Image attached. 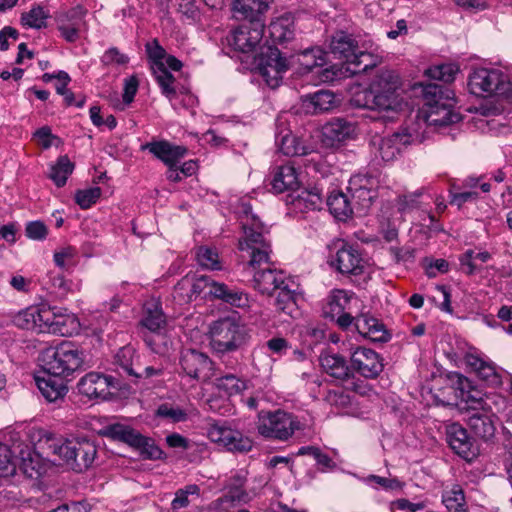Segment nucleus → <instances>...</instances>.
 Wrapping results in <instances>:
<instances>
[{
    "mask_svg": "<svg viewBox=\"0 0 512 512\" xmlns=\"http://www.w3.org/2000/svg\"><path fill=\"white\" fill-rule=\"evenodd\" d=\"M348 302L349 298L344 290H333L328 297V306L330 311L326 312L325 316L333 318L336 314L342 313Z\"/></svg>",
    "mask_w": 512,
    "mask_h": 512,
    "instance_id": "57",
    "label": "nucleus"
},
{
    "mask_svg": "<svg viewBox=\"0 0 512 512\" xmlns=\"http://www.w3.org/2000/svg\"><path fill=\"white\" fill-rule=\"evenodd\" d=\"M16 467V458L11 448L6 444L0 443V477L14 475Z\"/></svg>",
    "mask_w": 512,
    "mask_h": 512,
    "instance_id": "55",
    "label": "nucleus"
},
{
    "mask_svg": "<svg viewBox=\"0 0 512 512\" xmlns=\"http://www.w3.org/2000/svg\"><path fill=\"white\" fill-rule=\"evenodd\" d=\"M244 239L239 241V249H251L250 267L267 263L271 248L263 235V225L257 216H252V222L243 224Z\"/></svg>",
    "mask_w": 512,
    "mask_h": 512,
    "instance_id": "10",
    "label": "nucleus"
},
{
    "mask_svg": "<svg viewBox=\"0 0 512 512\" xmlns=\"http://www.w3.org/2000/svg\"><path fill=\"white\" fill-rule=\"evenodd\" d=\"M446 438L449 446L456 454L466 460H472L478 454L475 440L468 435L467 430L458 423L447 427Z\"/></svg>",
    "mask_w": 512,
    "mask_h": 512,
    "instance_id": "16",
    "label": "nucleus"
},
{
    "mask_svg": "<svg viewBox=\"0 0 512 512\" xmlns=\"http://www.w3.org/2000/svg\"><path fill=\"white\" fill-rule=\"evenodd\" d=\"M322 371L335 380H345L350 375V369L344 357L338 354H327L322 356Z\"/></svg>",
    "mask_w": 512,
    "mask_h": 512,
    "instance_id": "38",
    "label": "nucleus"
},
{
    "mask_svg": "<svg viewBox=\"0 0 512 512\" xmlns=\"http://www.w3.org/2000/svg\"><path fill=\"white\" fill-rule=\"evenodd\" d=\"M86 14L87 10L83 6L77 5L66 12L59 13L56 16V21L84 29L86 28Z\"/></svg>",
    "mask_w": 512,
    "mask_h": 512,
    "instance_id": "48",
    "label": "nucleus"
},
{
    "mask_svg": "<svg viewBox=\"0 0 512 512\" xmlns=\"http://www.w3.org/2000/svg\"><path fill=\"white\" fill-rule=\"evenodd\" d=\"M287 20L278 19L269 26L270 34L274 40L284 42L293 37V30L286 25Z\"/></svg>",
    "mask_w": 512,
    "mask_h": 512,
    "instance_id": "62",
    "label": "nucleus"
},
{
    "mask_svg": "<svg viewBox=\"0 0 512 512\" xmlns=\"http://www.w3.org/2000/svg\"><path fill=\"white\" fill-rule=\"evenodd\" d=\"M359 49L357 41L352 35L346 32H337L331 40L330 52L334 57L343 59L345 64H349Z\"/></svg>",
    "mask_w": 512,
    "mask_h": 512,
    "instance_id": "25",
    "label": "nucleus"
},
{
    "mask_svg": "<svg viewBox=\"0 0 512 512\" xmlns=\"http://www.w3.org/2000/svg\"><path fill=\"white\" fill-rule=\"evenodd\" d=\"M377 186L378 180L374 176L358 173L350 178L348 190L365 189L371 191L376 190Z\"/></svg>",
    "mask_w": 512,
    "mask_h": 512,
    "instance_id": "61",
    "label": "nucleus"
},
{
    "mask_svg": "<svg viewBox=\"0 0 512 512\" xmlns=\"http://www.w3.org/2000/svg\"><path fill=\"white\" fill-rule=\"evenodd\" d=\"M246 478L239 474L229 480L228 491L225 494V501L231 503H247L249 501L248 493L243 489Z\"/></svg>",
    "mask_w": 512,
    "mask_h": 512,
    "instance_id": "45",
    "label": "nucleus"
},
{
    "mask_svg": "<svg viewBox=\"0 0 512 512\" xmlns=\"http://www.w3.org/2000/svg\"><path fill=\"white\" fill-rule=\"evenodd\" d=\"M99 435L125 443L132 448L138 445L141 440V433L131 426L121 423H112L102 427L99 431Z\"/></svg>",
    "mask_w": 512,
    "mask_h": 512,
    "instance_id": "26",
    "label": "nucleus"
},
{
    "mask_svg": "<svg viewBox=\"0 0 512 512\" xmlns=\"http://www.w3.org/2000/svg\"><path fill=\"white\" fill-rule=\"evenodd\" d=\"M508 86L507 76L497 69H476L468 79L469 91L477 97L506 94Z\"/></svg>",
    "mask_w": 512,
    "mask_h": 512,
    "instance_id": "8",
    "label": "nucleus"
},
{
    "mask_svg": "<svg viewBox=\"0 0 512 512\" xmlns=\"http://www.w3.org/2000/svg\"><path fill=\"white\" fill-rule=\"evenodd\" d=\"M64 449L63 461L77 472L85 471L91 467L97 454L95 443L85 437L68 439Z\"/></svg>",
    "mask_w": 512,
    "mask_h": 512,
    "instance_id": "12",
    "label": "nucleus"
},
{
    "mask_svg": "<svg viewBox=\"0 0 512 512\" xmlns=\"http://www.w3.org/2000/svg\"><path fill=\"white\" fill-rule=\"evenodd\" d=\"M113 381L112 376L90 372L79 380L77 389L81 395L89 399H105L110 394V387H114Z\"/></svg>",
    "mask_w": 512,
    "mask_h": 512,
    "instance_id": "18",
    "label": "nucleus"
},
{
    "mask_svg": "<svg viewBox=\"0 0 512 512\" xmlns=\"http://www.w3.org/2000/svg\"><path fill=\"white\" fill-rule=\"evenodd\" d=\"M458 71L459 68L455 64H441L427 69L426 75L431 79L450 83L454 80Z\"/></svg>",
    "mask_w": 512,
    "mask_h": 512,
    "instance_id": "53",
    "label": "nucleus"
},
{
    "mask_svg": "<svg viewBox=\"0 0 512 512\" xmlns=\"http://www.w3.org/2000/svg\"><path fill=\"white\" fill-rule=\"evenodd\" d=\"M277 296L275 299V306L278 311L292 316L295 310L296 303L293 291L289 288L286 282L281 288L277 289Z\"/></svg>",
    "mask_w": 512,
    "mask_h": 512,
    "instance_id": "49",
    "label": "nucleus"
},
{
    "mask_svg": "<svg viewBox=\"0 0 512 512\" xmlns=\"http://www.w3.org/2000/svg\"><path fill=\"white\" fill-rule=\"evenodd\" d=\"M141 331H155L166 328V317L162 311L161 305L156 301H151L144 306V315L140 321Z\"/></svg>",
    "mask_w": 512,
    "mask_h": 512,
    "instance_id": "35",
    "label": "nucleus"
},
{
    "mask_svg": "<svg viewBox=\"0 0 512 512\" xmlns=\"http://www.w3.org/2000/svg\"><path fill=\"white\" fill-rule=\"evenodd\" d=\"M351 127L343 119L337 118L322 126V148H334L350 134Z\"/></svg>",
    "mask_w": 512,
    "mask_h": 512,
    "instance_id": "28",
    "label": "nucleus"
},
{
    "mask_svg": "<svg viewBox=\"0 0 512 512\" xmlns=\"http://www.w3.org/2000/svg\"><path fill=\"white\" fill-rule=\"evenodd\" d=\"M351 364L365 378H376L383 370V362L374 350L358 347L351 356Z\"/></svg>",
    "mask_w": 512,
    "mask_h": 512,
    "instance_id": "17",
    "label": "nucleus"
},
{
    "mask_svg": "<svg viewBox=\"0 0 512 512\" xmlns=\"http://www.w3.org/2000/svg\"><path fill=\"white\" fill-rule=\"evenodd\" d=\"M372 93L371 83L367 88H358L353 92L350 103L353 107L376 111L375 101Z\"/></svg>",
    "mask_w": 512,
    "mask_h": 512,
    "instance_id": "52",
    "label": "nucleus"
},
{
    "mask_svg": "<svg viewBox=\"0 0 512 512\" xmlns=\"http://www.w3.org/2000/svg\"><path fill=\"white\" fill-rule=\"evenodd\" d=\"M322 63V83H334L342 79L352 77L350 66L345 63H336L329 67L323 68Z\"/></svg>",
    "mask_w": 512,
    "mask_h": 512,
    "instance_id": "50",
    "label": "nucleus"
},
{
    "mask_svg": "<svg viewBox=\"0 0 512 512\" xmlns=\"http://www.w3.org/2000/svg\"><path fill=\"white\" fill-rule=\"evenodd\" d=\"M146 459L158 460L163 456V451L154 443V441L141 434V440L138 445L133 447Z\"/></svg>",
    "mask_w": 512,
    "mask_h": 512,
    "instance_id": "58",
    "label": "nucleus"
},
{
    "mask_svg": "<svg viewBox=\"0 0 512 512\" xmlns=\"http://www.w3.org/2000/svg\"><path fill=\"white\" fill-rule=\"evenodd\" d=\"M276 142L279 150L287 156L301 155L305 156L317 151V144L304 145L295 136L290 133L276 135Z\"/></svg>",
    "mask_w": 512,
    "mask_h": 512,
    "instance_id": "34",
    "label": "nucleus"
},
{
    "mask_svg": "<svg viewBox=\"0 0 512 512\" xmlns=\"http://www.w3.org/2000/svg\"><path fill=\"white\" fill-rule=\"evenodd\" d=\"M264 27L263 19L245 20L227 35V44L237 52L254 53L261 45Z\"/></svg>",
    "mask_w": 512,
    "mask_h": 512,
    "instance_id": "9",
    "label": "nucleus"
},
{
    "mask_svg": "<svg viewBox=\"0 0 512 512\" xmlns=\"http://www.w3.org/2000/svg\"><path fill=\"white\" fill-rule=\"evenodd\" d=\"M179 365L186 376L202 383L216 376L214 362L207 354L196 349L182 350Z\"/></svg>",
    "mask_w": 512,
    "mask_h": 512,
    "instance_id": "11",
    "label": "nucleus"
},
{
    "mask_svg": "<svg viewBox=\"0 0 512 512\" xmlns=\"http://www.w3.org/2000/svg\"><path fill=\"white\" fill-rule=\"evenodd\" d=\"M423 97L430 107L427 117L429 124L446 126L461 120L459 113L451 110L454 102V92L444 85L430 83L423 87Z\"/></svg>",
    "mask_w": 512,
    "mask_h": 512,
    "instance_id": "3",
    "label": "nucleus"
},
{
    "mask_svg": "<svg viewBox=\"0 0 512 512\" xmlns=\"http://www.w3.org/2000/svg\"><path fill=\"white\" fill-rule=\"evenodd\" d=\"M37 386L49 402H56L63 399L68 392V387L64 382V378L49 376L47 379H38Z\"/></svg>",
    "mask_w": 512,
    "mask_h": 512,
    "instance_id": "37",
    "label": "nucleus"
},
{
    "mask_svg": "<svg viewBox=\"0 0 512 512\" xmlns=\"http://www.w3.org/2000/svg\"><path fill=\"white\" fill-rule=\"evenodd\" d=\"M355 329L364 338L373 342H387L390 338L383 323L368 313L355 317Z\"/></svg>",
    "mask_w": 512,
    "mask_h": 512,
    "instance_id": "21",
    "label": "nucleus"
},
{
    "mask_svg": "<svg viewBox=\"0 0 512 512\" xmlns=\"http://www.w3.org/2000/svg\"><path fill=\"white\" fill-rule=\"evenodd\" d=\"M141 150H148L167 167L177 165L188 152V149L185 146L173 145L166 140H154L147 142L141 145Z\"/></svg>",
    "mask_w": 512,
    "mask_h": 512,
    "instance_id": "20",
    "label": "nucleus"
},
{
    "mask_svg": "<svg viewBox=\"0 0 512 512\" xmlns=\"http://www.w3.org/2000/svg\"><path fill=\"white\" fill-rule=\"evenodd\" d=\"M442 503L449 512H468L464 490L458 484L443 491Z\"/></svg>",
    "mask_w": 512,
    "mask_h": 512,
    "instance_id": "41",
    "label": "nucleus"
},
{
    "mask_svg": "<svg viewBox=\"0 0 512 512\" xmlns=\"http://www.w3.org/2000/svg\"><path fill=\"white\" fill-rule=\"evenodd\" d=\"M208 293L209 299L221 300L238 308L247 306L249 302L247 294L237 289H231L226 284L220 282H216Z\"/></svg>",
    "mask_w": 512,
    "mask_h": 512,
    "instance_id": "32",
    "label": "nucleus"
},
{
    "mask_svg": "<svg viewBox=\"0 0 512 512\" xmlns=\"http://www.w3.org/2000/svg\"><path fill=\"white\" fill-rule=\"evenodd\" d=\"M173 297L175 300H178L180 304L194 301L190 275H186L180 281H178L173 290Z\"/></svg>",
    "mask_w": 512,
    "mask_h": 512,
    "instance_id": "59",
    "label": "nucleus"
},
{
    "mask_svg": "<svg viewBox=\"0 0 512 512\" xmlns=\"http://www.w3.org/2000/svg\"><path fill=\"white\" fill-rule=\"evenodd\" d=\"M145 47L148 57L152 62V70L157 68L160 64H164L163 59L166 57V51L159 44L157 39H154L152 42H148Z\"/></svg>",
    "mask_w": 512,
    "mask_h": 512,
    "instance_id": "64",
    "label": "nucleus"
},
{
    "mask_svg": "<svg viewBox=\"0 0 512 512\" xmlns=\"http://www.w3.org/2000/svg\"><path fill=\"white\" fill-rule=\"evenodd\" d=\"M153 74L156 82L161 88V92L167 98L172 99L176 97L175 77L168 71L165 64H160L154 68Z\"/></svg>",
    "mask_w": 512,
    "mask_h": 512,
    "instance_id": "44",
    "label": "nucleus"
},
{
    "mask_svg": "<svg viewBox=\"0 0 512 512\" xmlns=\"http://www.w3.org/2000/svg\"><path fill=\"white\" fill-rule=\"evenodd\" d=\"M271 0H234L233 13L236 19L256 20L262 19L263 13L268 9Z\"/></svg>",
    "mask_w": 512,
    "mask_h": 512,
    "instance_id": "27",
    "label": "nucleus"
},
{
    "mask_svg": "<svg viewBox=\"0 0 512 512\" xmlns=\"http://www.w3.org/2000/svg\"><path fill=\"white\" fill-rule=\"evenodd\" d=\"M48 18L49 13L42 6L35 5L30 11L22 13L21 24L29 28L42 29L47 26L46 20Z\"/></svg>",
    "mask_w": 512,
    "mask_h": 512,
    "instance_id": "46",
    "label": "nucleus"
},
{
    "mask_svg": "<svg viewBox=\"0 0 512 512\" xmlns=\"http://www.w3.org/2000/svg\"><path fill=\"white\" fill-rule=\"evenodd\" d=\"M43 370L53 377L66 378L84 369L85 355L71 342L44 349L39 357Z\"/></svg>",
    "mask_w": 512,
    "mask_h": 512,
    "instance_id": "2",
    "label": "nucleus"
},
{
    "mask_svg": "<svg viewBox=\"0 0 512 512\" xmlns=\"http://www.w3.org/2000/svg\"><path fill=\"white\" fill-rule=\"evenodd\" d=\"M155 415L159 418L168 419L173 423L184 422L188 419L187 412L179 406L170 403H163L158 406Z\"/></svg>",
    "mask_w": 512,
    "mask_h": 512,
    "instance_id": "56",
    "label": "nucleus"
},
{
    "mask_svg": "<svg viewBox=\"0 0 512 512\" xmlns=\"http://www.w3.org/2000/svg\"><path fill=\"white\" fill-rule=\"evenodd\" d=\"M165 330L166 328L155 331H141L146 346L155 354L165 355L170 350L172 342Z\"/></svg>",
    "mask_w": 512,
    "mask_h": 512,
    "instance_id": "39",
    "label": "nucleus"
},
{
    "mask_svg": "<svg viewBox=\"0 0 512 512\" xmlns=\"http://www.w3.org/2000/svg\"><path fill=\"white\" fill-rule=\"evenodd\" d=\"M494 418H496V416L491 409L476 411L470 413L467 423L475 437L488 442L495 436L496 427Z\"/></svg>",
    "mask_w": 512,
    "mask_h": 512,
    "instance_id": "22",
    "label": "nucleus"
},
{
    "mask_svg": "<svg viewBox=\"0 0 512 512\" xmlns=\"http://www.w3.org/2000/svg\"><path fill=\"white\" fill-rule=\"evenodd\" d=\"M408 143H410V135L399 132L389 137L380 138L377 143L374 141V144L377 145L379 156L385 162L394 160L400 153V146Z\"/></svg>",
    "mask_w": 512,
    "mask_h": 512,
    "instance_id": "30",
    "label": "nucleus"
},
{
    "mask_svg": "<svg viewBox=\"0 0 512 512\" xmlns=\"http://www.w3.org/2000/svg\"><path fill=\"white\" fill-rule=\"evenodd\" d=\"M274 193L290 191L291 194L299 188V180L295 167L291 164L276 166L272 171L270 182Z\"/></svg>",
    "mask_w": 512,
    "mask_h": 512,
    "instance_id": "23",
    "label": "nucleus"
},
{
    "mask_svg": "<svg viewBox=\"0 0 512 512\" xmlns=\"http://www.w3.org/2000/svg\"><path fill=\"white\" fill-rule=\"evenodd\" d=\"M68 439L57 437L55 434L48 431H41L38 441L35 443L34 451L40 452L44 457L50 455L57 456L60 460H63L65 455L64 447L67 444Z\"/></svg>",
    "mask_w": 512,
    "mask_h": 512,
    "instance_id": "29",
    "label": "nucleus"
},
{
    "mask_svg": "<svg viewBox=\"0 0 512 512\" xmlns=\"http://www.w3.org/2000/svg\"><path fill=\"white\" fill-rule=\"evenodd\" d=\"M299 429L296 418L282 410L261 413L257 424V430L265 438L285 441L290 438L295 430Z\"/></svg>",
    "mask_w": 512,
    "mask_h": 512,
    "instance_id": "6",
    "label": "nucleus"
},
{
    "mask_svg": "<svg viewBox=\"0 0 512 512\" xmlns=\"http://www.w3.org/2000/svg\"><path fill=\"white\" fill-rule=\"evenodd\" d=\"M327 206L330 214L339 221H346L353 214L352 204L342 191H333L327 197Z\"/></svg>",
    "mask_w": 512,
    "mask_h": 512,
    "instance_id": "36",
    "label": "nucleus"
},
{
    "mask_svg": "<svg viewBox=\"0 0 512 512\" xmlns=\"http://www.w3.org/2000/svg\"><path fill=\"white\" fill-rule=\"evenodd\" d=\"M101 196V189L99 187H91L85 190H77L75 193V202L82 208L88 209Z\"/></svg>",
    "mask_w": 512,
    "mask_h": 512,
    "instance_id": "60",
    "label": "nucleus"
},
{
    "mask_svg": "<svg viewBox=\"0 0 512 512\" xmlns=\"http://www.w3.org/2000/svg\"><path fill=\"white\" fill-rule=\"evenodd\" d=\"M288 197L291 198L294 208L301 212L316 211L320 202V193L316 187L311 190L305 189L296 196L289 194Z\"/></svg>",
    "mask_w": 512,
    "mask_h": 512,
    "instance_id": "42",
    "label": "nucleus"
},
{
    "mask_svg": "<svg viewBox=\"0 0 512 512\" xmlns=\"http://www.w3.org/2000/svg\"><path fill=\"white\" fill-rule=\"evenodd\" d=\"M449 379L455 389L459 391L458 397L469 404L470 413L491 409L487 402L488 397L483 398L479 391L473 389L467 377L455 372L449 375Z\"/></svg>",
    "mask_w": 512,
    "mask_h": 512,
    "instance_id": "19",
    "label": "nucleus"
},
{
    "mask_svg": "<svg viewBox=\"0 0 512 512\" xmlns=\"http://www.w3.org/2000/svg\"><path fill=\"white\" fill-rule=\"evenodd\" d=\"M211 441L219 443L232 452H248L252 448V441L240 431L229 427L214 424L208 430Z\"/></svg>",
    "mask_w": 512,
    "mask_h": 512,
    "instance_id": "14",
    "label": "nucleus"
},
{
    "mask_svg": "<svg viewBox=\"0 0 512 512\" xmlns=\"http://www.w3.org/2000/svg\"><path fill=\"white\" fill-rule=\"evenodd\" d=\"M324 401L336 408H345L348 407L351 403L349 394L345 393V391L338 387L333 390H329L324 398Z\"/></svg>",
    "mask_w": 512,
    "mask_h": 512,
    "instance_id": "63",
    "label": "nucleus"
},
{
    "mask_svg": "<svg viewBox=\"0 0 512 512\" xmlns=\"http://www.w3.org/2000/svg\"><path fill=\"white\" fill-rule=\"evenodd\" d=\"M215 387L228 396L237 395L247 389L246 380L236 373H227L215 378Z\"/></svg>",
    "mask_w": 512,
    "mask_h": 512,
    "instance_id": "40",
    "label": "nucleus"
},
{
    "mask_svg": "<svg viewBox=\"0 0 512 512\" xmlns=\"http://www.w3.org/2000/svg\"><path fill=\"white\" fill-rule=\"evenodd\" d=\"M190 281L194 300H196L198 297L208 299V291L212 290L213 285L216 284V281L206 275H190Z\"/></svg>",
    "mask_w": 512,
    "mask_h": 512,
    "instance_id": "51",
    "label": "nucleus"
},
{
    "mask_svg": "<svg viewBox=\"0 0 512 512\" xmlns=\"http://www.w3.org/2000/svg\"><path fill=\"white\" fill-rule=\"evenodd\" d=\"M75 165L67 155L58 157L55 164L50 168L49 178L55 183L57 187H62L66 184L69 175L74 171Z\"/></svg>",
    "mask_w": 512,
    "mask_h": 512,
    "instance_id": "43",
    "label": "nucleus"
},
{
    "mask_svg": "<svg viewBox=\"0 0 512 512\" xmlns=\"http://www.w3.org/2000/svg\"><path fill=\"white\" fill-rule=\"evenodd\" d=\"M51 312L48 310H40L32 307L20 312L16 317V324L25 330H32L38 333L44 332L45 329L56 331L54 326L64 325L65 320L62 315H53L50 317Z\"/></svg>",
    "mask_w": 512,
    "mask_h": 512,
    "instance_id": "13",
    "label": "nucleus"
},
{
    "mask_svg": "<svg viewBox=\"0 0 512 512\" xmlns=\"http://www.w3.org/2000/svg\"><path fill=\"white\" fill-rule=\"evenodd\" d=\"M327 251V263L335 271L346 275L363 272V260L355 246L343 239H335L327 245Z\"/></svg>",
    "mask_w": 512,
    "mask_h": 512,
    "instance_id": "5",
    "label": "nucleus"
},
{
    "mask_svg": "<svg viewBox=\"0 0 512 512\" xmlns=\"http://www.w3.org/2000/svg\"><path fill=\"white\" fill-rule=\"evenodd\" d=\"M378 57L373 54L358 49L356 55L352 58L350 63V71L352 76L366 72L367 70L374 68L378 64Z\"/></svg>",
    "mask_w": 512,
    "mask_h": 512,
    "instance_id": "47",
    "label": "nucleus"
},
{
    "mask_svg": "<svg viewBox=\"0 0 512 512\" xmlns=\"http://www.w3.org/2000/svg\"><path fill=\"white\" fill-rule=\"evenodd\" d=\"M400 78L395 71L380 70L371 81L377 112L397 111L401 106Z\"/></svg>",
    "mask_w": 512,
    "mask_h": 512,
    "instance_id": "4",
    "label": "nucleus"
},
{
    "mask_svg": "<svg viewBox=\"0 0 512 512\" xmlns=\"http://www.w3.org/2000/svg\"><path fill=\"white\" fill-rule=\"evenodd\" d=\"M197 261L200 266L209 270H220L221 263L216 249L201 246L197 250Z\"/></svg>",
    "mask_w": 512,
    "mask_h": 512,
    "instance_id": "54",
    "label": "nucleus"
},
{
    "mask_svg": "<svg viewBox=\"0 0 512 512\" xmlns=\"http://www.w3.org/2000/svg\"><path fill=\"white\" fill-rule=\"evenodd\" d=\"M252 268L254 270L253 287L262 294L272 295L286 283L283 271L271 267L270 258L267 263Z\"/></svg>",
    "mask_w": 512,
    "mask_h": 512,
    "instance_id": "15",
    "label": "nucleus"
},
{
    "mask_svg": "<svg viewBox=\"0 0 512 512\" xmlns=\"http://www.w3.org/2000/svg\"><path fill=\"white\" fill-rule=\"evenodd\" d=\"M254 62L266 84L273 89L280 85L283 74L290 66V61L281 56L278 48L272 46L261 48Z\"/></svg>",
    "mask_w": 512,
    "mask_h": 512,
    "instance_id": "7",
    "label": "nucleus"
},
{
    "mask_svg": "<svg viewBox=\"0 0 512 512\" xmlns=\"http://www.w3.org/2000/svg\"><path fill=\"white\" fill-rule=\"evenodd\" d=\"M141 357L136 353V350L126 345L121 347L114 356V363L118 367L120 375L132 378L135 373V369H139V361Z\"/></svg>",
    "mask_w": 512,
    "mask_h": 512,
    "instance_id": "31",
    "label": "nucleus"
},
{
    "mask_svg": "<svg viewBox=\"0 0 512 512\" xmlns=\"http://www.w3.org/2000/svg\"><path fill=\"white\" fill-rule=\"evenodd\" d=\"M19 454V468L27 477L37 479L46 473L47 463L40 452L26 447L21 449Z\"/></svg>",
    "mask_w": 512,
    "mask_h": 512,
    "instance_id": "24",
    "label": "nucleus"
},
{
    "mask_svg": "<svg viewBox=\"0 0 512 512\" xmlns=\"http://www.w3.org/2000/svg\"><path fill=\"white\" fill-rule=\"evenodd\" d=\"M465 362L479 378L490 383L498 384L500 377L496 371V367L492 362L485 361L478 355L468 353L465 356Z\"/></svg>",
    "mask_w": 512,
    "mask_h": 512,
    "instance_id": "33",
    "label": "nucleus"
},
{
    "mask_svg": "<svg viewBox=\"0 0 512 512\" xmlns=\"http://www.w3.org/2000/svg\"><path fill=\"white\" fill-rule=\"evenodd\" d=\"M210 346L226 367L237 370L239 361L229 354L242 349L249 340L245 325L236 316H227L214 321L210 327Z\"/></svg>",
    "mask_w": 512,
    "mask_h": 512,
    "instance_id": "1",
    "label": "nucleus"
}]
</instances>
